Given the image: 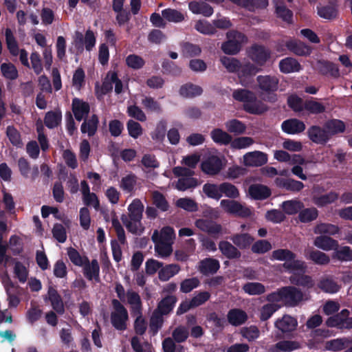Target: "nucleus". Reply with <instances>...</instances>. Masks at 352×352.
<instances>
[{
	"mask_svg": "<svg viewBox=\"0 0 352 352\" xmlns=\"http://www.w3.org/2000/svg\"><path fill=\"white\" fill-rule=\"evenodd\" d=\"M220 60L229 72H238L239 82L244 87L252 85L254 76L259 72L258 68L250 63L241 68L239 61L234 58L222 56Z\"/></svg>",
	"mask_w": 352,
	"mask_h": 352,
	"instance_id": "f257e3e1",
	"label": "nucleus"
},
{
	"mask_svg": "<svg viewBox=\"0 0 352 352\" xmlns=\"http://www.w3.org/2000/svg\"><path fill=\"white\" fill-rule=\"evenodd\" d=\"M144 206L142 202L135 199L128 206V214H122L121 219L126 229L134 234H140L142 232L144 228L141 220Z\"/></svg>",
	"mask_w": 352,
	"mask_h": 352,
	"instance_id": "f03ea898",
	"label": "nucleus"
},
{
	"mask_svg": "<svg viewBox=\"0 0 352 352\" xmlns=\"http://www.w3.org/2000/svg\"><path fill=\"white\" fill-rule=\"evenodd\" d=\"M303 294L297 288L292 286L283 287L267 295L268 302H278L289 307L297 305L302 300Z\"/></svg>",
	"mask_w": 352,
	"mask_h": 352,
	"instance_id": "7ed1b4c3",
	"label": "nucleus"
},
{
	"mask_svg": "<svg viewBox=\"0 0 352 352\" xmlns=\"http://www.w3.org/2000/svg\"><path fill=\"white\" fill-rule=\"evenodd\" d=\"M272 259L284 261L283 266L294 274L304 273L307 265L302 261L296 260L295 254L289 250L279 249L272 254Z\"/></svg>",
	"mask_w": 352,
	"mask_h": 352,
	"instance_id": "20e7f679",
	"label": "nucleus"
},
{
	"mask_svg": "<svg viewBox=\"0 0 352 352\" xmlns=\"http://www.w3.org/2000/svg\"><path fill=\"white\" fill-rule=\"evenodd\" d=\"M225 166V158L217 152L210 153L201 163V170L209 175L218 174Z\"/></svg>",
	"mask_w": 352,
	"mask_h": 352,
	"instance_id": "39448f33",
	"label": "nucleus"
},
{
	"mask_svg": "<svg viewBox=\"0 0 352 352\" xmlns=\"http://www.w3.org/2000/svg\"><path fill=\"white\" fill-rule=\"evenodd\" d=\"M227 39L228 41L221 45V50L227 54H237L241 45L247 42L245 35L235 30L227 33Z\"/></svg>",
	"mask_w": 352,
	"mask_h": 352,
	"instance_id": "423d86ee",
	"label": "nucleus"
},
{
	"mask_svg": "<svg viewBox=\"0 0 352 352\" xmlns=\"http://www.w3.org/2000/svg\"><path fill=\"white\" fill-rule=\"evenodd\" d=\"M113 309L111 314L112 325L118 330H124L126 328L128 312L125 307L118 300H112Z\"/></svg>",
	"mask_w": 352,
	"mask_h": 352,
	"instance_id": "0eeeda50",
	"label": "nucleus"
},
{
	"mask_svg": "<svg viewBox=\"0 0 352 352\" xmlns=\"http://www.w3.org/2000/svg\"><path fill=\"white\" fill-rule=\"evenodd\" d=\"M96 38L94 33L90 30H87L85 36L78 31L75 32L73 36V45L78 49L82 50L83 47L87 51H91L95 47Z\"/></svg>",
	"mask_w": 352,
	"mask_h": 352,
	"instance_id": "6e6552de",
	"label": "nucleus"
},
{
	"mask_svg": "<svg viewBox=\"0 0 352 352\" xmlns=\"http://www.w3.org/2000/svg\"><path fill=\"white\" fill-rule=\"evenodd\" d=\"M220 206L225 212L229 214L242 217H248L252 214L250 208L234 200L223 199L220 202Z\"/></svg>",
	"mask_w": 352,
	"mask_h": 352,
	"instance_id": "1a4fd4ad",
	"label": "nucleus"
},
{
	"mask_svg": "<svg viewBox=\"0 0 352 352\" xmlns=\"http://www.w3.org/2000/svg\"><path fill=\"white\" fill-rule=\"evenodd\" d=\"M267 161V155L259 151L248 152L243 155L240 160L241 164L248 167L261 166L265 164Z\"/></svg>",
	"mask_w": 352,
	"mask_h": 352,
	"instance_id": "9d476101",
	"label": "nucleus"
},
{
	"mask_svg": "<svg viewBox=\"0 0 352 352\" xmlns=\"http://www.w3.org/2000/svg\"><path fill=\"white\" fill-rule=\"evenodd\" d=\"M250 59L256 63V67L261 70L259 67L263 66L270 58V52L263 46L254 45L248 51ZM255 66V65H254Z\"/></svg>",
	"mask_w": 352,
	"mask_h": 352,
	"instance_id": "9b49d317",
	"label": "nucleus"
},
{
	"mask_svg": "<svg viewBox=\"0 0 352 352\" xmlns=\"http://www.w3.org/2000/svg\"><path fill=\"white\" fill-rule=\"evenodd\" d=\"M195 225L200 230L214 236L226 232L220 224L210 220L199 219L195 221Z\"/></svg>",
	"mask_w": 352,
	"mask_h": 352,
	"instance_id": "f8f14e48",
	"label": "nucleus"
},
{
	"mask_svg": "<svg viewBox=\"0 0 352 352\" xmlns=\"http://www.w3.org/2000/svg\"><path fill=\"white\" fill-rule=\"evenodd\" d=\"M256 81L258 88L263 93L271 94L278 89V80L275 76H258Z\"/></svg>",
	"mask_w": 352,
	"mask_h": 352,
	"instance_id": "ddd939ff",
	"label": "nucleus"
},
{
	"mask_svg": "<svg viewBox=\"0 0 352 352\" xmlns=\"http://www.w3.org/2000/svg\"><path fill=\"white\" fill-rule=\"evenodd\" d=\"M307 135L313 142L318 144H324L330 139L325 126L322 128L318 126L309 127L307 130Z\"/></svg>",
	"mask_w": 352,
	"mask_h": 352,
	"instance_id": "4468645a",
	"label": "nucleus"
},
{
	"mask_svg": "<svg viewBox=\"0 0 352 352\" xmlns=\"http://www.w3.org/2000/svg\"><path fill=\"white\" fill-rule=\"evenodd\" d=\"M151 239L154 243V250L158 257L164 258L171 255L173 252V243L162 242L157 238V232L153 233Z\"/></svg>",
	"mask_w": 352,
	"mask_h": 352,
	"instance_id": "2eb2a0df",
	"label": "nucleus"
},
{
	"mask_svg": "<svg viewBox=\"0 0 352 352\" xmlns=\"http://www.w3.org/2000/svg\"><path fill=\"white\" fill-rule=\"evenodd\" d=\"M274 158L278 162H290L291 164H305V159L300 155H291L284 150H276L274 151Z\"/></svg>",
	"mask_w": 352,
	"mask_h": 352,
	"instance_id": "dca6fc26",
	"label": "nucleus"
},
{
	"mask_svg": "<svg viewBox=\"0 0 352 352\" xmlns=\"http://www.w3.org/2000/svg\"><path fill=\"white\" fill-rule=\"evenodd\" d=\"M297 324V320L289 315H284L274 322L275 327L283 333H288L295 330Z\"/></svg>",
	"mask_w": 352,
	"mask_h": 352,
	"instance_id": "f3484780",
	"label": "nucleus"
},
{
	"mask_svg": "<svg viewBox=\"0 0 352 352\" xmlns=\"http://www.w3.org/2000/svg\"><path fill=\"white\" fill-rule=\"evenodd\" d=\"M314 245L324 251H331L336 248L338 242L330 236L320 235L314 239Z\"/></svg>",
	"mask_w": 352,
	"mask_h": 352,
	"instance_id": "a211bd4d",
	"label": "nucleus"
},
{
	"mask_svg": "<svg viewBox=\"0 0 352 352\" xmlns=\"http://www.w3.org/2000/svg\"><path fill=\"white\" fill-rule=\"evenodd\" d=\"M81 192L82 194L84 203L94 207L95 209L99 208V201L95 193L91 192L88 184L85 181H82L80 184Z\"/></svg>",
	"mask_w": 352,
	"mask_h": 352,
	"instance_id": "6ab92c4d",
	"label": "nucleus"
},
{
	"mask_svg": "<svg viewBox=\"0 0 352 352\" xmlns=\"http://www.w3.org/2000/svg\"><path fill=\"white\" fill-rule=\"evenodd\" d=\"M283 131L288 134H296L305 129L303 122L297 119H290L284 121L281 125Z\"/></svg>",
	"mask_w": 352,
	"mask_h": 352,
	"instance_id": "aec40b11",
	"label": "nucleus"
},
{
	"mask_svg": "<svg viewBox=\"0 0 352 352\" xmlns=\"http://www.w3.org/2000/svg\"><path fill=\"white\" fill-rule=\"evenodd\" d=\"M47 300L50 301L53 309L58 314H63L64 312V305L61 297L52 287H50L48 289L45 298V300Z\"/></svg>",
	"mask_w": 352,
	"mask_h": 352,
	"instance_id": "412c9836",
	"label": "nucleus"
},
{
	"mask_svg": "<svg viewBox=\"0 0 352 352\" xmlns=\"http://www.w3.org/2000/svg\"><path fill=\"white\" fill-rule=\"evenodd\" d=\"M248 194L254 199L261 200L269 197L271 190L265 185L253 184L249 187Z\"/></svg>",
	"mask_w": 352,
	"mask_h": 352,
	"instance_id": "4be33fe9",
	"label": "nucleus"
},
{
	"mask_svg": "<svg viewBox=\"0 0 352 352\" xmlns=\"http://www.w3.org/2000/svg\"><path fill=\"white\" fill-rule=\"evenodd\" d=\"M305 257L321 265H327L330 262V257L327 254L313 248L305 250Z\"/></svg>",
	"mask_w": 352,
	"mask_h": 352,
	"instance_id": "5701e85b",
	"label": "nucleus"
},
{
	"mask_svg": "<svg viewBox=\"0 0 352 352\" xmlns=\"http://www.w3.org/2000/svg\"><path fill=\"white\" fill-rule=\"evenodd\" d=\"M316 69L322 75H329L333 78L340 76V70L333 63L327 61H318L316 65Z\"/></svg>",
	"mask_w": 352,
	"mask_h": 352,
	"instance_id": "b1692460",
	"label": "nucleus"
},
{
	"mask_svg": "<svg viewBox=\"0 0 352 352\" xmlns=\"http://www.w3.org/2000/svg\"><path fill=\"white\" fill-rule=\"evenodd\" d=\"M72 110L76 119L80 121L88 114L89 105L80 99L75 98L72 102Z\"/></svg>",
	"mask_w": 352,
	"mask_h": 352,
	"instance_id": "393cba45",
	"label": "nucleus"
},
{
	"mask_svg": "<svg viewBox=\"0 0 352 352\" xmlns=\"http://www.w3.org/2000/svg\"><path fill=\"white\" fill-rule=\"evenodd\" d=\"M228 320L233 326H239L248 319L247 314L239 309H233L228 313Z\"/></svg>",
	"mask_w": 352,
	"mask_h": 352,
	"instance_id": "a878e982",
	"label": "nucleus"
},
{
	"mask_svg": "<svg viewBox=\"0 0 352 352\" xmlns=\"http://www.w3.org/2000/svg\"><path fill=\"white\" fill-rule=\"evenodd\" d=\"M332 258L341 262L352 261V249L349 246H340L333 249Z\"/></svg>",
	"mask_w": 352,
	"mask_h": 352,
	"instance_id": "bb28decb",
	"label": "nucleus"
},
{
	"mask_svg": "<svg viewBox=\"0 0 352 352\" xmlns=\"http://www.w3.org/2000/svg\"><path fill=\"white\" fill-rule=\"evenodd\" d=\"M254 93L246 89H237L233 91L232 97L234 100L243 103L244 109L248 103L254 99Z\"/></svg>",
	"mask_w": 352,
	"mask_h": 352,
	"instance_id": "cd10ccee",
	"label": "nucleus"
},
{
	"mask_svg": "<svg viewBox=\"0 0 352 352\" xmlns=\"http://www.w3.org/2000/svg\"><path fill=\"white\" fill-rule=\"evenodd\" d=\"M84 274L90 280L99 281V265L96 260L87 261L83 266Z\"/></svg>",
	"mask_w": 352,
	"mask_h": 352,
	"instance_id": "c85d7f7f",
	"label": "nucleus"
},
{
	"mask_svg": "<svg viewBox=\"0 0 352 352\" xmlns=\"http://www.w3.org/2000/svg\"><path fill=\"white\" fill-rule=\"evenodd\" d=\"M279 67L282 72L286 74L297 72L301 69L299 63L292 58H286L280 60Z\"/></svg>",
	"mask_w": 352,
	"mask_h": 352,
	"instance_id": "c756f323",
	"label": "nucleus"
},
{
	"mask_svg": "<svg viewBox=\"0 0 352 352\" xmlns=\"http://www.w3.org/2000/svg\"><path fill=\"white\" fill-rule=\"evenodd\" d=\"M188 7L190 10L196 14H200L208 17L213 14L212 7L205 3L192 1L189 3Z\"/></svg>",
	"mask_w": 352,
	"mask_h": 352,
	"instance_id": "7c9ffc66",
	"label": "nucleus"
},
{
	"mask_svg": "<svg viewBox=\"0 0 352 352\" xmlns=\"http://www.w3.org/2000/svg\"><path fill=\"white\" fill-rule=\"evenodd\" d=\"M233 243L240 249L248 248L254 241V238L248 233L235 234L231 237Z\"/></svg>",
	"mask_w": 352,
	"mask_h": 352,
	"instance_id": "2f4dec72",
	"label": "nucleus"
},
{
	"mask_svg": "<svg viewBox=\"0 0 352 352\" xmlns=\"http://www.w3.org/2000/svg\"><path fill=\"white\" fill-rule=\"evenodd\" d=\"M287 48L298 56H307L310 54L311 49L302 42L290 41L287 43Z\"/></svg>",
	"mask_w": 352,
	"mask_h": 352,
	"instance_id": "473e14b6",
	"label": "nucleus"
},
{
	"mask_svg": "<svg viewBox=\"0 0 352 352\" xmlns=\"http://www.w3.org/2000/svg\"><path fill=\"white\" fill-rule=\"evenodd\" d=\"M281 307V305L278 302H271L262 306L259 310V318L261 320L265 321L270 318Z\"/></svg>",
	"mask_w": 352,
	"mask_h": 352,
	"instance_id": "72a5a7b5",
	"label": "nucleus"
},
{
	"mask_svg": "<svg viewBox=\"0 0 352 352\" xmlns=\"http://www.w3.org/2000/svg\"><path fill=\"white\" fill-rule=\"evenodd\" d=\"M247 112L252 114H261L267 110V106L262 101L257 99L256 95L250 103H248L245 109Z\"/></svg>",
	"mask_w": 352,
	"mask_h": 352,
	"instance_id": "f704fd0d",
	"label": "nucleus"
},
{
	"mask_svg": "<svg viewBox=\"0 0 352 352\" xmlns=\"http://www.w3.org/2000/svg\"><path fill=\"white\" fill-rule=\"evenodd\" d=\"M177 302V298L174 296H168L162 299L158 304L156 311L162 315L168 314L174 307Z\"/></svg>",
	"mask_w": 352,
	"mask_h": 352,
	"instance_id": "c9c22d12",
	"label": "nucleus"
},
{
	"mask_svg": "<svg viewBox=\"0 0 352 352\" xmlns=\"http://www.w3.org/2000/svg\"><path fill=\"white\" fill-rule=\"evenodd\" d=\"M212 140L217 144L226 145L231 144L232 136L221 129H214L210 133Z\"/></svg>",
	"mask_w": 352,
	"mask_h": 352,
	"instance_id": "e433bc0d",
	"label": "nucleus"
},
{
	"mask_svg": "<svg viewBox=\"0 0 352 352\" xmlns=\"http://www.w3.org/2000/svg\"><path fill=\"white\" fill-rule=\"evenodd\" d=\"M4 286L8 294L9 306L16 307L20 302L19 297L16 295V287L9 279L4 280Z\"/></svg>",
	"mask_w": 352,
	"mask_h": 352,
	"instance_id": "4c0bfd02",
	"label": "nucleus"
},
{
	"mask_svg": "<svg viewBox=\"0 0 352 352\" xmlns=\"http://www.w3.org/2000/svg\"><path fill=\"white\" fill-rule=\"evenodd\" d=\"M204 193L209 198L219 200L221 197V184L217 185L212 183H206L203 186Z\"/></svg>",
	"mask_w": 352,
	"mask_h": 352,
	"instance_id": "58836bf2",
	"label": "nucleus"
},
{
	"mask_svg": "<svg viewBox=\"0 0 352 352\" xmlns=\"http://www.w3.org/2000/svg\"><path fill=\"white\" fill-rule=\"evenodd\" d=\"M180 270V267L177 264H169L162 269L158 272V277L162 281H166L171 277L177 274Z\"/></svg>",
	"mask_w": 352,
	"mask_h": 352,
	"instance_id": "ea45409f",
	"label": "nucleus"
},
{
	"mask_svg": "<svg viewBox=\"0 0 352 352\" xmlns=\"http://www.w3.org/2000/svg\"><path fill=\"white\" fill-rule=\"evenodd\" d=\"M300 347L296 341L284 340L276 343L272 348V352H291Z\"/></svg>",
	"mask_w": 352,
	"mask_h": 352,
	"instance_id": "a19ab883",
	"label": "nucleus"
},
{
	"mask_svg": "<svg viewBox=\"0 0 352 352\" xmlns=\"http://www.w3.org/2000/svg\"><path fill=\"white\" fill-rule=\"evenodd\" d=\"M219 248L221 253L229 258H239L241 255L237 248L228 241H221Z\"/></svg>",
	"mask_w": 352,
	"mask_h": 352,
	"instance_id": "79ce46f5",
	"label": "nucleus"
},
{
	"mask_svg": "<svg viewBox=\"0 0 352 352\" xmlns=\"http://www.w3.org/2000/svg\"><path fill=\"white\" fill-rule=\"evenodd\" d=\"M340 231V228L338 226L326 223H318L314 229V232L316 234H329V235H335L338 234Z\"/></svg>",
	"mask_w": 352,
	"mask_h": 352,
	"instance_id": "37998d69",
	"label": "nucleus"
},
{
	"mask_svg": "<svg viewBox=\"0 0 352 352\" xmlns=\"http://www.w3.org/2000/svg\"><path fill=\"white\" fill-rule=\"evenodd\" d=\"M318 287L326 293L334 294L339 291L340 286L333 279L330 278H322L320 280Z\"/></svg>",
	"mask_w": 352,
	"mask_h": 352,
	"instance_id": "c03bdc74",
	"label": "nucleus"
},
{
	"mask_svg": "<svg viewBox=\"0 0 352 352\" xmlns=\"http://www.w3.org/2000/svg\"><path fill=\"white\" fill-rule=\"evenodd\" d=\"M116 78V74L115 72H109L105 78L101 87L96 88V94L98 98L102 97L103 95L108 93L113 88V80Z\"/></svg>",
	"mask_w": 352,
	"mask_h": 352,
	"instance_id": "a18cd8bd",
	"label": "nucleus"
},
{
	"mask_svg": "<svg viewBox=\"0 0 352 352\" xmlns=\"http://www.w3.org/2000/svg\"><path fill=\"white\" fill-rule=\"evenodd\" d=\"M98 124V119L96 115L91 116V117L85 120L81 125V131L82 133H87L89 136H92L96 132Z\"/></svg>",
	"mask_w": 352,
	"mask_h": 352,
	"instance_id": "49530a36",
	"label": "nucleus"
},
{
	"mask_svg": "<svg viewBox=\"0 0 352 352\" xmlns=\"http://www.w3.org/2000/svg\"><path fill=\"white\" fill-rule=\"evenodd\" d=\"M194 28L198 32L205 35H212L217 32L215 27L213 25V23H211L204 19L197 21Z\"/></svg>",
	"mask_w": 352,
	"mask_h": 352,
	"instance_id": "de8ad7c7",
	"label": "nucleus"
},
{
	"mask_svg": "<svg viewBox=\"0 0 352 352\" xmlns=\"http://www.w3.org/2000/svg\"><path fill=\"white\" fill-rule=\"evenodd\" d=\"M351 340L348 338H338L329 340L325 343V349L329 351H338L345 349L349 344Z\"/></svg>",
	"mask_w": 352,
	"mask_h": 352,
	"instance_id": "09e8293b",
	"label": "nucleus"
},
{
	"mask_svg": "<svg viewBox=\"0 0 352 352\" xmlns=\"http://www.w3.org/2000/svg\"><path fill=\"white\" fill-rule=\"evenodd\" d=\"M225 126L228 132L236 135L243 134L246 130L245 124L236 119L227 121L225 123Z\"/></svg>",
	"mask_w": 352,
	"mask_h": 352,
	"instance_id": "8fccbe9b",
	"label": "nucleus"
},
{
	"mask_svg": "<svg viewBox=\"0 0 352 352\" xmlns=\"http://www.w3.org/2000/svg\"><path fill=\"white\" fill-rule=\"evenodd\" d=\"M219 268V263L214 258H206L200 263L199 269L203 274H214Z\"/></svg>",
	"mask_w": 352,
	"mask_h": 352,
	"instance_id": "3c124183",
	"label": "nucleus"
},
{
	"mask_svg": "<svg viewBox=\"0 0 352 352\" xmlns=\"http://www.w3.org/2000/svg\"><path fill=\"white\" fill-rule=\"evenodd\" d=\"M201 93L202 89L199 86L190 83L182 85L179 89L180 95L186 98L199 96Z\"/></svg>",
	"mask_w": 352,
	"mask_h": 352,
	"instance_id": "603ef678",
	"label": "nucleus"
},
{
	"mask_svg": "<svg viewBox=\"0 0 352 352\" xmlns=\"http://www.w3.org/2000/svg\"><path fill=\"white\" fill-rule=\"evenodd\" d=\"M157 232V238L162 242L173 243L175 237V232L173 228L169 226L164 227L160 232L157 230H154L153 233Z\"/></svg>",
	"mask_w": 352,
	"mask_h": 352,
	"instance_id": "864d4df0",
	"label": "nucleus"
},
{
	"mask_svg": "<svg viewBox=\"0 0 352 352\" xmlns=\"http://www.w3.org/2000/svg\"><path fill=\"white\" fill-rule=\"evenodd\" d=\"M254 143L253 138L247 136L239 137L232 140L230 146L234 149H245Z\"/></svg>",
	"mask_w": 352,
	"mask_h": 352,
	"instance_id": "5fc2aeb1",
	"label": "nucleus"
},
{
	"mask_svg": "<svg viewBox=\"0 0 352 352\" xmlns=\"http://www.w3.org/2000/svg\"><path fill=\"white\" fill-rule=\"evenodd\" d=\"M67 255L71 262L75 265L82 267L88 261V258L80 254V253L73 248L67 249Z\"/></svg>",
	"mask_w": 352,
	"mask_h": 352,
	"instance_id": "6e6d98bb",
	"label": "nucleus"
},
{
	"mask_svg": "<svg viewBox=\"0 0 352 352\" xmlns=\"http://www.w3.org/2000/svg\"><path fill=\"white\" fill-rule=\"evenodd\" d=\"M137 177L133 174H129L123 177L120 181V188L126 192H132L136 186Z\"/></svg>",
	"mask_w": 352,
	"mask_h": 352,
	"instance_id": "4d7b16f0",
	"label": "nucleus"
},
{
	"mask_svg": "<svg viewBox=\"0 0 352 352\" xmlns=\"http://www.w3.org/2000/svg\"><path fill=\"white\" fill-rule=\"evenodd\" d=\"M243 290L251 296L260 295L265 292V287L260 283H248L243 286Z\"/></svg>",
	"mask_w": 352,
	"mask_h": 352,
	"instance_id": "13d9d810",
	"label": "nucleus"
},
{
	"mask_svg": "<svg viewBox=\"0 0 352 352\" xmlns=\"http://www.w3.org/2000/svg\"><path fill=\"white\" fill-rule=\"evenodd\" d=\"M177 207L188 212H195L198 210L197 204L191 198L184 197L177 199L175 202Z\"/></svg>",
	"mask_w": 352,
	"mask_h": 352,
	"instance_id": "bf43d9fd",
	"label": "nucleus"
},
{
	"mask_svg": "<svg viewBox=\"0 0 352 352\" xmlns=\"http://www.w3.org/2000/svg\"><path fill=\"white\" fill-rule=\"evenodd\" d=\"M127 302L131 305L133 313L140 314L141 311V301L140 296L133 292L128 291L126 293Z\"/></svg>",
	"mask_w": 352,
	"mask_h": 352,
	"instance_id": "052dcab7",
	"label": "nucleus"
},
{
	"mask_svg": "<svg viewBox=\"0 0 352 352\" xmlns=\"http://www.w3.org/2000/svg\"><path fill=\"white\" fill-rule=\"evenodd\" d=\"M162 16L170 22L179 23L184 19V14L173 9H166L162 11Z\"/></svg>",
	"mask_w": 352,
	"mask_h": 352,
	"instance_id": "680f3d73",
	"label": "nucleus"
},
{
	"mask_svg": "<svg viewBox=\"0 0 352 352\" xmlns=\"http://www.w3.org/2000/svg\"><path fill=\"white\" fill-rule=\"evenodd\" d=\"M302 207V204L300 201L296 200L286 201L282 204L283 210L288 214L297 213Z\"/></svg>",
	"mask_w": 352,
	"mask_h": 352,
	"instance_id": "e2e57ef3",
	"label": "nucleus"
},
{
	"mask_svg": "<svg viewBox=\"0 0 352 352\" xmlns=\"http://www.w3.org/2000/svg\"><path fill=\"white\" fill-rule=\"evenodd\" d=\"M325 127L329 134V138H331L332 135L343 132L345 129L344 122L338 120L328 122L325 124Z\"/></svg>",
	"mask_w": 352,
	"mask_h": 352,
	"instance_id": "0e129e2a",
	"label": "nucleus"
},
{
	"mask_svg": "<svg viewBox=\"0 0 352 352\" xmlns=\"http://www.w3.org/2000/svg\"><path fill=\"white\" fill-rule=\"evenodd\" d=\"M318 215V210L315 208H310L300 211L298 217L301 222L307 223L315 220Z\"/></svg>",
	"mask_w": 352,
	"mask_h": 352,
	"instance_id": "69168bd1",
	"label": "nucleus"
},
{
	"mask_svg": "<svg viewBox=\"0 0 352 352\" xmlns=\"http://www.w3.org/2000/svg\"><path fill=\"white\" fill-rule=\"evenodd\" d=\"M198 186L197 180L192 177L181 178L175 184V188L184 191L188 188H195Z\"/></svg>",
	"mask_w": 352,
	"mask_h": 352,
	"instance_id": "338daca9",
	"label": "nucleus"
},
{
	"mask_svg": "<svg viewBox=\"0 0 352 352\" xmlns=\"http://www.w3.org/2000/svg\"><path fill=\"white\" fill-rule=\"evenodd\" d=\"M61 120V113L58 111H50L45 118V124L48 128H54Z\"/></svg>",
	"mask_w": 352,
	"mask_h": 352,
	"instance_id": "774afa93",
	"label": "nucleus"
}]
</instances>
